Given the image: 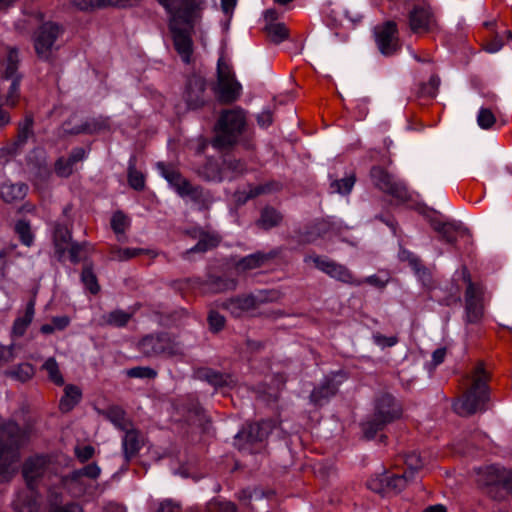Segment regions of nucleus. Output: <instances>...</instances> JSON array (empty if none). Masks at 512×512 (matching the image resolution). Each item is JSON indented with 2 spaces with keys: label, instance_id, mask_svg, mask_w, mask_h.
<instances>
[{
  "label": "nucleus",
  "instance_id": "f257e3e1",
  "mask_svg": "<svg viewBox=\"0 0 512 512\" xmlns=\"http://www.w3.org/2000/svg\"><path fill=\"white\" fill-rule=\"evenodd\" d=\"M29 439V431L15 422L6 423L0 430V483L13 479L20 460V448Z\"/></svg>",
  "mask_w": 512,
  "mask_h": 512
},
{
  "label": "nucleus",
  "instance_id": "f03ea898",
  "mask_svg": "<svg viewBox=\"0 0 512 512\" xmlns=\"http://www.w3.org/2000/svg\"><path fill=\"white\" fill-rule=\"evenodd\" d=\"M472 384L462 398L453 404L454 411L461 416H468L487 409L489 388L487 382L489 375L483 364H478L471 376Z\"/></svg>",
  "mask_w": 512,
  "mask_h": 512
},
{
  "label": "nucleus",
  "instance_id": "7ed1b4c3",
  "mask_svg": "<svg viewBox=\"0 0 512 512\" xmlns=\"http://www.w3.org/2000/svg\"><path fill=\"white\" fill-rule=\"evenodd\" d=\"M19 54L10 49L0 61V105L14 107L20 98Z\"/></svg>",
  "mask_w": 512,
  "mask_h": 512
},
{
  "label": "nucleus",
  "instance_id": "20e7f679",
  "mask_svg": "<svg viewBox=\"0 0 512 512\" xmlns=\"http://www.w3.org/2000/svg\"><path fill=\"white\" fill-rule=\"evenodd\" d=\"M246 125L244 110L234 108L221 113L217 123V134L212 141L217 149L228 148L237 143Z\"/></svg>",
  "mask_w": 512,
  "mask_h": 512
},
{
  "label": "nucleus",
  "instance_id": "39448f33",
  "mask_svg": "<svg viewBox=\"0 0 512 512\" xmlns=\"http://www.w3.org/2000/svg\"><path fill=\"white\" fill-rule=\"evenodd\" d=\"M400 415L401 409L394 397L389 394L380 396L376 400L373 416L362 424L365 437L372 439L379 430L399 418Z\"/></svg>",
  "mask_w": 512,
  "mask_h": 512
},
{
  "label": "nucleus",
  "instance_id": "423d86ee",
  "mask_svg": "<svg viewBox=\"0 0 512 512\" xmlns=\"http://www.w3.org/2000/svg\"><path fill=\"white\" fill-rule=\"evenodd\" d=\"M216 94L223 103H233L242 93V85L236 80L234 72L224 56L217 62Z\"/></svg>",
  "mask_w": 512,
  "mask_h": 512
},
{
  "label": "nucleus",
  "instance_id": "0eeeda50",
  "mask_svg": "<svg viewBox=\"0 0 512 512\" xmlns=\"http://www.w3.org/2000/svg\"><path fill=\"white\" fill-rule=\"evenodd\" d=\"M280 297L278 291L275 290H259L249 295L231 298L223 304L232 316L241 317L256 309L260 304L277 301Z\"/></svg>",
  "mask_w": 512,
  "mask_h": 512
},
{
  "label": "nucleus",
  "instance_id": "6e6552de",
  "mask_svg": "<svg viewBox=\"0 0 512 512\" xmlns=\"http://www.w3.org/2000/svg\"><path fill=\"white\" fill-rule=\"evenodd\" d=\"M169 14V20L201 22L205 0H157Z\"/></svg>",
  "mask_w": 512,
  "mask_h": 512
},
{
  "label": "nucleus",
  "instance_id": "1a4fd4ad",
  "mask_svg": "<svg viewBox=\"0 0 512 512\" xmlns=\"http://www.w3.org/2000/svg\"><path fill=\"white\" fill-rule=\"evenodd\" d=\"M138 349L146 357L161 355L173 357L183 354L181 345L167 334L145 336L138 343Z\"/></svg>",
  "mask_w": 512,
  "mask_h": 512
},
{
  "label": "nucleus",
  "instance_id": "9d476101",
  "mask_svg": "<svg viewBox=\"0 0 512 512\" xmlns=\"http://www.w3.org/2000/svg\"><path fill=\"white\" fill-rule=\"evenodd\" d=\"M201 22L169 20L174 46L185 63L191 60L193 47L191 35L200 27Z\"/></svg>",
  "mask_w": 512,
  "mask_h": 512
},
{
  "label": "nucleus",
  "instance_id": "9b49d317",
  "mask_svg": "<svg viewBox=\"0 0 512 512\" xmlns=\"http://www.w3.org/2000/svg\"><path fill=\"white\" fill-rule=\"evenodd\" d=\"M304 262L313 263L318 270L344 284L353 286L362 285V281L357 279L345 265L337 263L327 257L311 254L305 256Z\"/></svg>",
  "mask_w": 512,
  "mask_h": 512
},
{
  "label": "nucleus",
  "instance_id": "f8f14e48",
  "mask_svg": "<svg viewBox=\"0 0 512 512\" xmlns=\"http://www.w3.org/2000/svg\"><path fill=\"white\" fill-rule=\"evenodd\" d=\"M59 35L60 27L55 23L47 22L39 27L34 36V47L40 59H51Z\"/></svg>",
  "mask_w": 512,
  "mask_h": 512
},
{
  "label": "nucleus",
  "instance_id": "ddd939ff",
  "mask_svg": "<svg viewBox=\"0 0 512 512\" xmlns=\"http://www.w3.org/2000/svg\"><path fill=\"white\" fill-rule=\"evenodd\" d=\"M375 41L379 51L390 56L400 49L397 25L393 21H388L374 28Z\"/></svg>",
  "mask_w": 512,
  "mask_h": 512
},
{
  "label": "nucleus",
  "instance_id": "4468645a",
  "mask_svg": "<svg viewBox=\"0 0 512 512\" xmlns=\"http://www.w3.org/2000/svg\"><path fill=\"white\" fill-rule=\"evenodd\" d=\"M370 174L374 185L383 192L388 193L401 201L408 198L405 185L396 180L393 175L389 174L381 167H373Z\"/></svg>",
  "mask_w": 512,
  "mask_h": 512
},
{
  "label": "nucleus",
  "instance_id": "2eb2a0df",
  "mask_svg": "<svg viewBox=\"0 0 512 512\" xmlns=\"http://www.w3.org/2000/svg\"><path fill=\"white\" fill-rule=\"evenodd\" d=\"M436 18L429 5L425 3L414 5L409 12V26L412 32L421 34L436 27Z\"/></svg>",
  "mask_w": 512,
  "mask_h": 512
},
{
  "label": "nucleus",
  "instance_id": "dca6fc26",
  "mask_svg": "<svg viewBox=\"0 0 512 512\" xmlns=\"http://www.w3.org/2000/svg\"><path fill=\"white\" fill-rule=\"evenodd\" d=\"M206 82L198 75L191 76L186 84L183 98L189 109H198L206 102Z\"/></svg>",
  "mask_w": 512,
  "mask_h": 512
},
{
  "label": "nucleus",
  "instance_id": "f3484780",
  "mask_svg": "<svg viewBox=\"0 0 512 512\" xmlns=\"http://www.w3.org/2000/svg\"><path fill=\"white\" fill-rule=\"evenodd\" d=\"M49 467V458L44 455H35L28 458L23 467L22 474L27 487H34L38 480L45 476Z\"/></svg>",
  "mask_w": 512,
  "mask_h": 512
},
{
  "label": "nucleus",
  "instance_id": "a211bd4d",
  "mask_svg": "<svg viewBox=\"0 0 512 512\" xmlns=\"http://www.w3.org/2000/svg\"><path fill=\"white\" fill-rule=\"evenodd\" d=\"M464 279L467 282V289L465 293L466 317L469 322H477L483 314L481 292L472 283L469 274H464Z\"/></svg>",
  "mask_w": 512,
  "mask_h": 512
},
{
  "label": "nucleus",
  "instance_id": "6ab92c4d",
  "mask_svg": "<svg viewBox=\"0 0 512 512\" xmlns=\"http://www.w3.org/2000/svg\"><path fill=\"white\" fill-rule=\"evenodd\" d=\"M274 424L272 421L264 420L258 423L248 424L246 428L239 431L236 439H247V441L254 443L263 441L272 432Z\"/></svg>",
  "mask_w": 512,
  "mask_h": 512
},
{
  "label": "nucleus",
  "instance_id": "aec40b11",
  "mask_svg": "<svg viewBox=\"0 0 512 512\" xmlns=\"http://www.w3.org/2000/svg\"><path fill=\"white\" fill-rule=\"evenodd\" d=\"M16 512H38V494L34 487H26L20 490L13 501Z\"/></svg>",
  "mask_w": 512,
  "mask_h": 512
},
{
  "label": "nucleus",
  "instance_id": "412c9836",
  "mask_svg": "<svg viewBox=\"0 0 512 512\" xmlns=\"http://www.w3.org/2000/svg\"><path fill=\"white\" fill-rule=\"evenodd\" d=\"M157 168L161 176L181 197H186L187 189L190 183L173 167L166 166L164 163H158Z\"/></svg>",
  "mask_w": 512,
  "mask_h": 512
},
{
  "label": "nucleus",
  "instance_id": "4be33fe9",
  "mask_svg": "<svg viewBox=\"0 0 512 512\" xmlns=\"http://www.w3.org/2000/svg\"><path fill=\"white\" fill-rule=\"evenodd\" d=\"M122 453L126 462L131 461L142 447V440L140 438L139 431L133 427L124 431L122 437Z\"/></svg>",
  "mask_w": 512,
  "mask_h": 512
},
{
  "label": "nucleus",
  "instance_id": "5701e85b",
  "mask_svg": "<svg viewBox=\"0 0 512 512\" xmlns=\"http://www.w3.org/2000/svg\"><path fill=\"white\" fill-rule=\"evenodd\" d=\"M338 391V384L333 379L325 380L310 394V401L314 405L321 406L333 397Z\"/></svg>",
  "mask_w": 512,
  "mask_h": 512
},
{
  "label": "nucleus",
  "instance_id": "b1692460",
  "mask_svg": "<svg viewBox=\"0 0 512 512\" xmlns=\"http://www.w3.org/2000/svg\"><path fill=\"white\" fill-rule=\"evenodd\" d=\"M28 192V186L24 183L5 182L0 187V197L7 203L24 199Z\"/></svg>",
  "mask_w": 512,
  "mask_h": 512
},
{
  "label": "nucleus",
  "instance_id": "393cba45",
  "mask_svg": "<svg viewBox=\"0 0 512 512\" xmlns=\"http://www.w3.org/2000/svg\"><path fill=\"white\" fill-rule=\"evenodd\" d=\"M34 315L35 302L31 300L27 303L24 314L15 319L12 326V335L15 337L23 336L29 325L32 323Z\"/></svg>",
  "mask_w": 512,
  "mask_h": 512
},
{
  "label": "nucleus",
  "instance_id": "a878e982",
  "mask_svg": "<svg viewBox=\"0 0 512 512\" xmlns=\"http://www.w3.org/2000/svg\"><path fill=\"white\" fill-rule=\"evenodd\" d=\"M489 479L487 485H502L507 491L512 492V471L500 470L494 466L486 469Z\"/></svg>",
  "mask_w": 512,
  "mask_h": 512
},
{
  "label": "nucleus",
  "instance_id": "bb28decb",
  "mask_svg": "<svg viewBox=\"0 0 512 512\" xmlns=\"http://www.w3.org/2000/svg\"><path fill=\"white\" fill-rule=\"evenodd\" d=\"M81 390L75 385H67L64 389V395L59 402V408L62 412H69L80 401Z\"/></svg>",
  "mask_w": 512,
  "mask_h": 512
},
{
  "label": "nucleus",
  "instance_id": "cd10ccee",
  "mask_svg": "<svg viewBox=\"0 0 512 512\" xmlns=\"http://www.w3.org/2000/svg\"><path fill=\"white\" fill-rule=\"evenodd\" d=\"M274 257V254L271 253H262V252H256L253 254H250L246 257H243L238 263V268L242 270H251L258 267H261L264 265L268 260Z\"/></svg>",
  "mask_w": 512,
  "mask_h": 512
},
{
  "label": "nucleus",
  "instance_id": "c85d7f7f",
  "mask_svg": "<svg viewBox=\"0 0 512 512\" xmlns=\"http://www.w3.org/2000/svg\"><path fill=\"white\" fill-rule=\"evenodd\" d=\"M54 245L57 253L62 256L68 248L71 240V233L69 229L61 224H57L54 228Z\"/></svg>",
  "mask_w": 512,
  "mask_h": 512
},
{
  "label": "nucleus",
  "instance_id": "c756f323",
  "mask_svg": "<svg viewBox=\"0 0 512 512\" xmlns=\"http://www.w3.org/2000/svg\"><path fill=\"white\" fill-rule=\"evenodd\" d=\"M105 415L116 428L123 432L133 427L131 421L126 417L125 412L119 407H111L107 410Z\"/></svg>",
  "mask_w": 512,
  "mask_h": 512
},
{
  "label": "nucleus",
  "instance_id": "7c9ffc66",
  "mask_svg": "<svg viewBox=\"0 0 512 512\" xmlns=\"http://www.w3.org/2000/svg\"><path fill=\"white\" fill-rule=\"evenodd\" d=\"M200 175L208 181H217V182L228 178V176L226 174H224L223 166L220 167L216 161L211 160V159H209L206 162V164L202 167V169L200 171Z\"/></svg>",
  "mask_w": 512,
  "mask_h": 512
},
{
  "label": "nucleus",
  "instance_id": "2f4dec72",
  "mask_svg": "<svg viewBox=\"0 0 512 512\" xmlns=\"http://www.w3.org/2000/svg\"><path fill=\"white\" fill-rule=\"evenodd\" d=\"M101 473L100 467L96 463L88 464L87 466L73 471L67 478L66 484L71 485L77 483L81 477H88L90 479H97Z\"/></svg>",
  "mask_w": 512,
  "mask_h": 512
},
{
  "label": "nucleus",
  "instance_id": "473e14b6",
  "mask_svg": "<svg viewBox=\"0 0 512 512\" xmlns=\"http://www.w3.org/2000/svg\"><path fill=\"white\" fill-rule=\"evenodd\" d=\"M186 197H189L199 208H208L213 201L209 192L200 187H193L191 184L188 186Z\"/></svg>",
  "mask_w": 512,
  "mask_h": 512
},
{
  "label": "nucleus",
  "instance_id": "72a5a7b5",
  "mask_svg": "<svg viewBox=\"0 0 512 512\" xmlns=\"http://www.w3.org/2000/svg\"><path fill=\"white\" fill-rule=\"evenodd\" d=\"M203 376L210 384L216 387H233L237 382L231 375L221 374L212 370H207Z\"/></svg>",
  "mask_w": 512,
  "mask_h": 512
},
{
  "label": "nucleus",
  "instance_id": "f704fd0d",
  "mask_svg": "<svg viewBox=\"0 0 512 512\" xmlns=\"http://www.w3.org/2000/svg\"><path fill=\"white\" fill-rule=\"evenodd\" d=\"M282 220L281 214L273 208L263 209L257 225L265 230L277 226Z\"/></svg>",
  "mask_w": 512,
  "mask_h": 512
},
{
  "label": "nucleus",
  "instance_id": "c9c22d12",
  "mask_svg": "<svg viewBox=\"0 0 512 512\" xmlns=\"http://www.w3.org/2000/svg\"><path fill=\"white\" fill-rule=\"evenodd\" d=\"M34 373V367L30 363H21L7 371L6 375L20 382H26L33 377Z\"/></svg>",
  "mask_w": 512,
  "mask_h": 512
},
{
  "label": "nucleus",
  "instance_id": "e433bc0d",
  "mask_svg": "<svg viewBox=\"0 0 512 512\" xmlns=\"http://www.w3.org/2000/svg\"><path fill=\"white\" fill-rule=\"evenodd\" d=\"M237 286V282L232 278H211L208 283L209 291L213 293H221L226 291L234 290Z\"/></svg>",
  "mask_w": 512,
  "mask_h": 512
},
{
  "label": "nucleus",
  "instance_id": "4c0bfd02",
  "mask_svg": "<svg viewBox=\"0 0 512 512\" xmlns=\"http://www.w3.org/2000/svg\"><path fill=\"white\" fill-rule=\"evenodd\" d=\"M413 478L410 477L407 473H404L402 475H386L385 476V484H386V491H392L395 493H399L402 491L407 483L412 480Z\"/></svg>",
  "mask_w": 512,
  "mask_h": 512
},
{
  "label": "nucleus",
  "instance_id": "58836bf2",
  "mask_svg": "<svg viewBox=\"0 0 512 512\" xmlns=\"http://www.w3.org/2000/svg\"><path fill=\"white\" fill-rule=\"evenodd\" d=\"M109 127L108 119L92 118L85 121L80 127L76 128L74 133H96Z\"/></svg>",
  "mask_w": 512,
  "mask_h": 512
},
{
  "label": "nucleus",
  "instance_id": "ea45409f",
  "mask_svg": "<svg viewBox=\"0 0 512 512\" xmlns=\"http://www.w3.org/2000/svg\"><path fill=\"white\" fill-rule=\"evenodd\" d=\"M16 245H8L0 250V278H5L9 265L17 256Z\"/></svg>",
  "mask_w": 512,
  "mask_h": 512
},
{
  "label": "nucleus",
  "instance_id": "a19ab883",
  "mask_svg": "<svg viewBox=\"0 0 512 512\" xmlns=\"http://www.w3.org/2000/svg\"><path fill=\"white\" fill-rule=\"evenodd\" d=\"M102 319L103 322L107 325L123 327L131 319V314L123 310H114L108 314L103 315Z\"/></svg>",
  "mask_w": 512,
  "mask_h": 512
},
{
  "label": "nucleus",
  "instance_id": "79ce46f5",
  "mask_svg": "<svg viewBox=\"0 0 512 512\" xmlns=\"http://www.w3.org/2000/svg\"><path fill=\"white\" fill-rule=\"evenodd\" d=\"M42 369L47 372L49 379L54 384L58 386H62L64 384V378L60 372L59 365L55 358H48L42 365Z\"/></svg>",
  "mask_w": 512,
  "mask_h": 512
},
{
  "label": "nucleus",
  "instance_id": "37998d69",
  "mask_svg": "<svg viewBox=\"0 0 512 512\" xmlns=\"http://www.w3.org/2000/svg\"><path fill=\"white\" fill-rule=\"evenodd\" d=\"M265 30L274 43H280L288 37V30L283 23L270 22L266 25Z\"/></svg>",
  "mask_w": 512,
  "mask_h": 512
},
{
  "label": "nucleus",
  "instance_id": "c03bdc74",
  "mask_svg": "<svg viewBox=\"0 0 512 512\" xmlns=\"http://www.w3.org/2000/svg\"><path fill=\"white\" fill-rule=\"evenodd\" d=\"M34 119L31 114H27L19 123L17 145H22L33 135Z\"/></svg>",
  "mask_w": 512,
  "mask_h": 512
},
{
  "label": "nucleus",
  "instance_id": "a18cd8bd",
  "mask_svg": "<svg viewBox=\"0 0 512 512\" xmlns=\"http://www.w3.org/2000/svg\"><path fill=\"white\" fill-rule=\"evenodd\" d=\"M15 232L19 236L21 242L26 246H31L34 241V235L31 231L30 224L25 220H19L15 224Z\"/></svg>",
  "mask_w": 512,
  "mask_h": 512
},
{
  "label": "nucleus",
  "instance_id": "49530a36",
  "mask_svg": "<svg viewBox=\"0 0 512 512\" xmlns=\"http://www.w3.org/2000/svg\"><path fill=\"white\" fill-rule=\"evenodd\" d=\"M219 238L215 235L204 234L195 246L187 250L186 253L191 252H205L218 245Z\"/></svg>",
  "mask_w": 512,
  "mask_h": 512
},
{
  "label": "nucleus",
  "instance_id": "de8ad7c7",
  "mask_svg": "<svg viewBox=\"0 0 512 512\" xmlns=\"http://www.w3.org/2000/svg\"><path fill=\"white\" fill-rule=\"evenodd\" d=\"M355 184V176L350 175L340 180H335L331 183V189L333 193L341 195L349 194Z\"/></svg>",
  "mask_w": 512,
  "mask_h": 512
},
{
  "label": "nucleus",
  "instance_id": "09e8293b",
  "mask_svg": "<svg viewBox=\"0 0 512 512\" xmlns=\"http://www.w3.org/2000/svg\"><path fill=\"white\" fill-rule=\"evenodd\" d=\"M496 122L494 113L486 107H481L477 114V124L481 129L488 130Z\"/></svg>",
  "mask_w": 512,
  "mask_h": 512
},
{
  "label": "nucleus",
  "instance_id": "8fccbe9b",
  "mask_svg": "<svg viewBox=\"0 0 512 512\" xmlns=\"http://www.w3.org/2000/svg\"><path fill=\"white\" fill-rule=\"evenodd\" d=\"M238 498L245 505H249L253 501L263 500L264 492L256 487H248L239 492Z\"/></svg>",
  "mask_w": 512,
  "mask_h": 512
},
{
  "label": "nucleus",
  "instance_id": "3c124183",
  "mask_svg": "<svg viewBox=\"0 0 512 512\" xmlns=\"http://www.w3.org/2000/svg\"><path fill=\"white\" fill-rule=\"evenodd\" d=\"M81 280L86 286V288L92 293L96 294L100 290V286L98 285L97 278L92 270L91 267L87 266L84 267L82 274H81Z\"/></svg>",
  "mask_w": 512,
  "mask_h": 512
},
{
  "label": "nucleus",
  "instance_id": "603ef678",
  "mask_svg": "<svg viewBox=\"0 0 512 512\" xmlns=\"http://www.w3.org/2000/svg\"><path fill=\"white\" fill-rule=\"evenodd\" d=\"M129 225L130 220L124 213L118 211L113 214L111 227L116 234H124Z\"/></svg>",
  "mask_w": 512,
  "mask_h": 512
},
{
  "label": "nucleus",
  "instance_id": "864d4df0",
  "mask_svg": "<svg viewBox=\"0 0 512 512\" xmlns=\"http://www.w3.org/2000/svg\"><path fill=\"white\" fill-rule=\"evenodd\" d=\"M435 229L442 235V237L449 243H453L455 239L452 237V232L466 230L461 224L456 223H441Z\"/></svg>",
  "mask_w": 512,
  "mask_h": 512
},
{
  "label": "nucleus",
  "instance_id": "5fc2aeb1",
  "mask_svg": "<svg viewBox=\"0 0 512 512\" xmlns=\"http://www.w3.org/2000/svg\"><path fill=\"white\" fill-rule=\"evenodd\" d=\"M405 463L408 467L407 473L410 477L414 478L415 472L422 468L423 462L420 455L416 452H412L405 457Z\"/></svg>",
  "mask_w": 512,
  "mask_h": 512
},
{
  "label": "nucleus",
  "instance_id": "6e6d98bb",
  "mask_svg": "<svg viewBox=\"0 0 512 512\" xmlns=\"http://www.w3.org/2000/svg\"><path fill=\"white\" fill-rule=\"evenodd\" d=\"M143 252L139 248H116L112 251V258L118 261H124L134 258Z\"/></svg>",
  "mask_w": 512,
  "mask_h": 512
},
{
  "label": "nucleus",
  "instance_id": "4d7b16f0",
  "mask_svg": "<svg viewBox=\"0 0 512 512\" xmlns=\"http://www.w3.org/2000/svg\"><path fill=\"white\" fill-rule=\"evenodd\" d=\"M224 174L228 177L240 174L244 170V164L237 159H226L223 161Z\"/></svg>",
  "mask_w": 512,
  "mask_h": 512
},
{
  "label": "nucleus",
  "instance_id": "13d9d810",
  "mask_svg": "<svg viewBox=\"0 0 512 512\" xmlns=\"http://www.w3.org/2000/svg\"><path fill=\"white\" fill-rule=\"evenodd\" d=\"M74 163L69 159L59 158L55 163V171L60 177H68L73 172Z\"/></svg>",
  "mask_w": 512,
  "mask_h": 512
},
{
  "label": "nucleus",
  "instance_id": "bf43d9fd",
  "mask_svg": "<svg viewBox=\"0 0 512 512\" xmlns=\"http://www.w3.org/2000/svg\"><path fill=\"white\" fill-rule=\"evenodd\" d=\"M127 375L133 378L152 379L157 376V372L150 367H134L128 370Z\"/></svg>",
  "mask_w": 512,
  "mask_h": 512
},
{
  "label": "nucleus",
  "instance_id": "052dcab7",
  "mask_svg": "<svg viewBox=\"0 0 512 512\" xmlns=\"http://www.w3.org/2000/svg\"><path fill=\"white\" fill-rule=\"evenodd\" d=\"M128 181L130 186L135 190H141L144 188L145 181L142 173L138 172L132 167L129 168Z\"/></svg>",
  "mask_w": 512,
  "mask_h": 512
},
{
  "label": "nucleus",
  "instance_id": "680f3d73",
  "mask_svg": "<svg viewBox=\"0 0 512 512\" xmlns=\"http://www.w3.org/2000/svg\"><path fill=\"white\" fill-rule=\"evenodd\" d=\"M73 5L81 10H88L90 8L102 7L108 3V0H71Z\"/></svg>",
  "mask_w": 512,
  "mask_h": 512
},
{
  "label": "nucleus",
  "instance_id": "e2e57ef3",
  "mask_svg": "<svg viewBox=\"0 0 512 512\" xmlns=\"http://www.w3.org/2000/svg\"><path fill=\"white\" fill-rule=\"evenodd\" d=\"M95 449L91 445L86 446H76L75 447V455L80 462H86L91 459L94 455Z\"/></svg>",
  "mask_w": 512,
  "mask_h": 512
},
{
  "label": "nucleus",
  "instance_id": "0e129e2a",
  "mask_svg": "<svg viewBox=\"0 0 512 512\" xmlns=\"http://www.w3.org/2000/svg\"><path fill=\"white\" fill-rule=\"evenodd\" d=\"M440 85V78L436 75L430 77L427 84L423 85L422 93L434 97Z\"/></svg>",
  "mask_w": 512,
  "mask_h": 512
},
{
  "label": "nucleus",
  "instance_id": "69168bd1",
  "mask_svg": "<svg viewBox=\"0 0 512 512\" xmlns=\"http://www.w3.org/2000/svg\"><path fill=\"white\" fill-rule=\"evenodd\" d=\"M211 330L217 332L224 327L225 318L216 311H211L208 317Z\"/></svg>",
  "mask_w": 512,
  "mask_h": 512
},
{
  "label": "nucleus",
  "instance_id": "338daca9",
  "mask_svg": "<svg viewBox=\"0 0 512 512\" xmlns=\"http://www.w3.org/2000/svg\"><path fill=\"white\" fill-rule=\"evenodd\" d=\"M374 343L380 347H392L397 343V338L394 336L386 337L380 333H375L372 336Z\"/></svg>",
  "mask_w": 512,
  "mask_h": 512
},
{
  "label": "nucleus",
  "instance_id": "774afa93",
  "mask_svg": "<svg viewBox=\"0 0 512 512\" xmlns=\"http://www.w3.org/2000/svg\"><path fill=\"white\" fill-rule=\"evenodd\" d=\"M328 224L325 221L318 222L315 225V231L308 232L307 235L304 237V240L307 242H313L317 239V237H320L321 235L326 233V228Z\"/></svg>",
  "mask_w": 512,
  "mask_h": 512
}]
</instances>
